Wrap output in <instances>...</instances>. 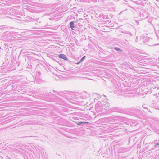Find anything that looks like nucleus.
I'll use <instances>...</instances> for the list:
<instances>
[{
  "instance_id": "1",
  "label": "nucleus",
  "mask_w": 159,
  "mask_h": 159,
  "mask_svg": "<svg viewBox=\"0 0 159 159\" xmlns=\"http://www.w3.org/2000/svg\"><path fill=\"white\" fill-rule=\"evenodd\" d=\"M143 41L144 43H148V45L150 46H153L156 44L155 43V41L153 40L152 38L150 39L149 37H148L147 36H143L142 37Z\"/></svg>"
},
{
  "instance_id": "2",
  "label": "nucleus",
  "mask_w": 159,
  "mask_h": 159,
  "mask_svg": "<svg viewBox=\"0 0 159 159\" xmlns=\"http://www.w3.org/2000/svg\"><path fill=\"white\" fill-rule=\"evenodd\" d=\"M104 102L99 101L96 105L95 106V109L96 111L98 112H99L102 111V108L103 107L104 105Z\"/></svg>"
},
{
  "instance_id": "3",
  "label": "nucleus",
  "mask_w": 159,
  "mask_h": 159,
  "mask_svg": "<svg viewBox=\"0 0 159 159\" xmlns=\"http://www.w3.org/2000/svg\"><path fill=\"white\" fill-rule=\"evenodd\" d=\"M23 16V15H20V16H14V19L20 21H25V20Z\"/></svg>"
},
{
  "instance_id": "4",
  "label": "nucleus",
  "mask_w": 159,
  "mask_h": 159,
  "mask_svg": "<svg viewBox=\"0 0 159 159\" xmlns=\"http://www.w3.org/2000/svg\"><path fill=\"white\" fill-rule=\"evenodd\" d=\"M137 60L139 61H144L147 60V58L143 56H139L137 57L136 58Z\"/></svg>"
},
{
  "instance_id": "5",
  "label": "nucleus",
  "mask_w": 159,
  "mask_h": 159,
  "mask_svg": "<svg viewBox=\"0 0 159 159\" xmlns=\"http://www.w3.org/2000/svg\"><path fill=\"white\" fill-rule=\"evenodd\" d=\"M59 57L65 60H67V58L66 57V55L64 54H60L59 55Z\"/></svg>"
},
{
  "instance_id": "6",
  "label": "nucleus",
  "mask_w": 159,
  "mask_h": 159,
  "mask_svg": "<svg viewBox=\"0 0 159 159\" xmlns=\"http://www.w3.org/2000/svg\"><path fill=\"white\" fill-rule=\"evenodd\" d=\"M112 111H116L117 112H120L121 111L120 110L117 108H113L112 110Z\"/></svg>"
},
{
  "instance_id": "7",
  "label": "nucleus",
  "mask_w": 159,
  "mask_h": 159,
  "mask_svg": "<svg viewBox=\"0 0 159 159\" xmlns=\"http://www.w3.org/2000/svg\"><path fill=\"white\" fill-rule=\"evenodd\" d=\"M70 28L72 30H74V23L73 21H71L70 23Z\"/></svg>"
},
{
  "instance_id": "8",
  "label": "nucleus",
  "mask_w": 159,
  "mask_h": 159,
  "mask_svg": "<svg viewBox=\"0 0 159 159\" xmlns=\"http://www.w3.org/2000/svg\"><path fill=\"white\" fill-rule=\"evenodd\" d=\"M27 4L30 5H34V2L30 0H27Z\"/></svg>"
},
{
  "instance_id": "9",
  "label": "nucleus",
  "mask_w": 159,
  "mask_h": 159,
  "mask_svg": "<svg viewBox=\"0 0 159 159\" xmlns=\"http://www.w3.org/2000/svg\"><path fill=\"white\" fill-rule=\"evenodd\" d=\"M113 119V118L111 117H107L104 118V120L107 121V120H111Z\"/></svg>"
},
{
  "instance_id": "10",
  "label": "nucleus",
  "mask_w": 159,
  "mask_h": 159,
  "mask_svg": "<svg viewBox=\"0 0 159 159\" xmlns=\"http://www.w3.org/2000/svg\"><path fill=\"white\" fill-rule=\"evenodd\" d=\"M30 21H36L37 22H38L39 21L38 20H39V19H33L32 18H30Z\"/></svg>"
},
{
  "instance_id": "11",
  "label": "nucleus",
  "mask_w": 159,
  "mask_h": 159,
  "mask_svg": "<svg viewBox=\"0 0 159 159\" xmlns=\"http://www.w3.org/2000/svg\"><path fill=\"white\" fill-rule=\"evenodd\" d=\"M137 62L141 65H143L142 64H143V61H139L138 60L137 61Z\"/></svg>"
},
{
  "instance_id": "12",
  "label": "nucleus",
  "mask_w": 159,
  "mask_h": 159,
  "mask_svg": "<svg viewBox=\"0 0 159 159\" xmlns=\"http://www.w3.org/2000/svg\"><path fill=\"white\" fill-rule=\"evenodd\" d=\"M123 33L128 34V35H129V36L131 37L132 36V34L129 31H125L124 32H123Z\"/></svg>"
},
{
  "instance_id": "13",
  "label": "nucleus",
  "mask_w": 159,
  "mask_h": 159,
  "mask_svg": "<svg viewBox=\"0 0 159 159\" xmlns=\"http://www.w3.org/2000/svg\"><path fill=\"white\" fill-rule=\"evenodd\" d=\"M114 49L115 50L119 52H121L122 51V49L118 47H114Z\"/></svg>"
},
{
  "instance_id": "14",
  "label": "nucleus",
  "mask_w": 159,
  "mask_h": 159,
  "mask_svg": "<svg viewBox=\"0 0 159 159\" xmlns=\"http://www.w3.org/2000/svg\"><path fill=\"white\" fill-rule=\"evenodd\" d=\"M95 95L94 96H97V97L95 98V99H94V100H95V99H96L97 100L98 99H99V98H101V96L99 94H95Z\"/></svg>"
},
{
  "instance_id": "15",
  "label": "nucleus",
  "mask_w": 159,
  "mask_h": 159,
  "mask_svg": "<svg viewBox=\"0 0 159 159\" xmlns=\"http://www.w3.org/2000/svg\"><path fill=\"white\" fill-rule=\"evenodd\" d=\"M86 57V56H84L80 60V62H82L85 59Z\"/></svg>"
},
{
  "instance_id": "16",
  "label": "nucleus",
  "mask_w": 159,
  "mask_h": 159,
  "mask_svg": "<svg viewBox=\"0 0 159 159\" xmlns=\"http://www.w3.org/2000/svg\"><path fill=\"white\" fill-rule=\"evenodd\" d=\"M157 36L158 39L159 41V31H158L157 33Z\"/></svg>"
},
{
  "instance_id": "17",
  "label": "nucleus",
  "mask_w": 159,
  "mask_h": 159,
  "mask_svg": "<svg viewBox=\"0 0 159 159\" xmlns=\"http://www.w3.org/2000/svg\"><path fill=\"white\" fill-rule=\"evenodd\" d=\"M82 122H80L76 123V124L79 125H81V124H82Z\"/></svg>"
},
{
  "instance_id": "18",
  "label": "nucleus",
  "mask_w": 159,
  "mask_h": 159,
  "mask_svg": "<svg viewBox=\"0 0 159 159\" xmlns=\"http://www.w3.org/2000/svg\"><path fill=\"white\" fill-rule=\"evenodd\" d=\"M82 124H83L89 123V122H82Z\"/></svg>"
},
{
  "instance_id": "19",
  "label": "nucleus",
  "mask_w": 159,
  "mask_h": 159,
  "mask_svg": "<svg viewBox=\"0 0 159 159\" xmlns=\"http://www.w3.org/2000/svg\"><path fill=\"white\" fill-rule=\"evenodd\" d=\"M156 109L159 110V104L156 106Z\"/></svg>"
},
{
  "instance_id": "20",
  "label": "nucleus",
  "mask_w": 159,
  "mask_h": 159,
  "mask_svg": "<svg viewBox=\"0 0 159 159\" xmlns=\"http://www.w3.org/2000/svg\"><path fill=\"white\" fill-rule=\"evenodd\" d=\"M159 145V142L157 143L156 145L154 146V147H156L157 146Z\"/></svg>"
},
{
  "instance_id": "21",
  "label": "nucleus",
  "mask_w": 159,
  "mask_h": 159,
  "mask_svg": "<svg viewBox=\"0 0 159 159\" xmlns=\"http://www.w3.org/2000/svg\"><path fill=\"white\" fill-rule=\"evenodd\" d=\"M93 2H96L97 1V0H92Z\"/></svg>"
},
{
  "instance_id": "22",
  "label": "nucleus",
  "mask_w": 159,
  "mask_h": 159,
  "mask_svg": "<svg viewBox=\"0 0 159 159\" xmlns=\"http://www.w3.org/2000/svg\"><path fill=\"white\" fill-rule=\"evenodd\" d=\"M81 62H80V61H79L78 62H77V64H80V63H81Z\"/></svg>"
},
{
  "instance_id": "23",
  "label": "nucleus",
  "mask_w": 159,
  "mask_h": 159,
  "mask_svg": "<svg viewBox=\"0 0 159 159\" xmlns=\"http://www.w3.org/2000/svg\"><path fill=\"white\" fill-rule=\"evenodd\" d=\"M142 107H143V108H145V105H143Z\"/></svg>"
},
{
  "instance_id": "24",
  "label": "nucleus",
  "mask_w": 159,
  "mask_h": 159,
  "mask_svg": "<svg viewBox=\"0 0 159 159\" xmlns=\"http://www.w3.org/2000/svg\"><path fill=\"white\" fill-rule=\"evenodd\" d=\"M103 96H104V97H106V96H105V95H103Z\"/></svg>"
},
{
  "instance_id": "25",
  "label": "nucleus",
  "mask_w": 159,
  "mask_h": 159,
  "mask_svg": "<svg viewBox=\"0 0 159 159\" xmlns=\"http://www.w3.org/2000/svg\"><path fill=\"white\" fill-rule=\"evenodd\" d=\"M138 112H139V110H138Z\"/></svg>"
},
{
  "instance_id": "26",
  "label": "nucleus",
  "mask_w": 159,
  "mask_h": 159,
  "mask_svg": "<svg viewBox=\"0 0 159 159\" xmlns=\"http://www.w3.org/2000/svg\"><path fill=\"white\" fill-rule=\"evenodd\" d=\"M30 12H31V11H29Z\"/></svg>"
},
{
  "instance_id": "27",
  "label": "nucleus",
  "mask_w": 159,
  "mask_h": 159,
  "mask_svg": "<svg viewBox=\"0 0 159 159\" xmlns=\"http://www.w3.org/2000/svg\"><path fill=\"white\" fill-rule=\"evenodd\" d=\"M1 27V26H0V27Z\"/></svg>"
}]
</instances>
